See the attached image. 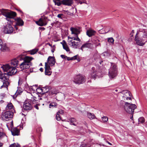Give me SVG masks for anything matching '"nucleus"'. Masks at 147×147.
I'll use <instances>...</instances> for the list:
<instances>
[{
    "label": "nucleus",
    "instance_id": "nucleus-1",
    "mask_svg": "<svg viewBox=\"0 0 147 147\" xmlns=\"http://www.w3.org/2000/svg\"><path fill=\"white\" fill-rule=\"evenodd\" d=\"M1 68H2L4 74H1L0 79L2 81H8L10 76L15 74L17 71V70L16 68L11 67L10 65L8 64L3 65Z\"/></svg>",
    "mask_w": 147,
    "mask_h": 147
},
{
    "label": "nucleus",
    "instance_id": "nucleus-2",
    "mask_svg": "<svg viewBox=\"0 0 147 147\" xmlns=\"http://www.w3.org/2000/svg\"><path fill=\"white\" fill-rule=\"evenodd\" d=\"M135 40L138 45L143 46L147 42V30L143 29L137 32Z\"/></svg>",
    "mask_w": 147,
    "mask_h": 147
},
{
    "label": "nucleus",
    "instance_id": "nucleus-3",
    "mask_svg": "<svg viewBox=\"0 0 147 147\" xmlns=\"http://www.w3.org/2000/svg\"><path fill=\"white\" fill-rule=\"evenodd\" d=\"M118 71L116 65L112 63L109 69L108 75L111 79L115 78L117 75Z\"/></svg>",
    "mask_w": 147,
    "mask_h": 147
},
{
    "label": "nucleus",
    "instance_id": "nucleus-4",
    "mask_svg": "<svg viewBox=\"0 0 147 147\" xmlns=\"http://www.w3.org/2000/svg\"><path fill=\"white\" fill-rule=\"evenodd\" d=\"M33 59L32 57L26 56L24 58L23 62L20 65V67L21 69L28 68L31 65V61Z\"/></svg>",
    "mask_w": 147,
    "mask_h": 147
},
{
    "label": "nucleus",
    "instance_id": "nucleus-5",
    "mask_svg": "<svg viewBox=\"0 0 147 147\" xmlns=\"http://www.w3.org/2000/svg\"><path fill=\"white\" fill-rule=\"evenodd\" d=\"M0 15H3L6 17V19L8 21L10 18H14L16 16V13L13 11L9 12L7 10L2 9L0 10Z\"/></svg>",
    "mask_w": 147,
    "mask_h": 147
},
{
    "label": "nucleus",
    "instance_id": "nucleus-6",
    "mask_svg": "<svg viewBox=\"0 0 147 147\" xmlns=\"http://www.w3.org/2000/svg\"><path fill=\"white\" fill-rule=\"evenodd\" d=\"M68 42L69 45L72 47L77 49L78 45V42H76L74 40L79 41V42L81 41V40L78 37V36H76L75 37H71L68 36Z\"/></svg>",
    "mask_w": 147,
    "mask_h": 147
},
{
    "label": "nucleus",
    "instance_id": "nucleus-7",
    "mask_svg": "<svg viewBox=\"0 0 147 147\" xmlns=\"http://www.w3.org/2000/svg\"><path fill=\"white\" fill-rule=\"evenodd\" d=\"M124 107L125 110L127 113L132 114L134 109L136 108L137 106L135 104L126 102L125 104Z\"/></svg>",
    "mask_w": 147,
    "mask_h": 147
},
{
    "label": "nucleus",
    "instance_id": "nucleus-8",
    "mask_svg": "<svg viewBox=\"0 0 147 147\" xmlns=\"http://www.w3.org/2000/svg\"><path fill=\"white\" fill-rule=\"evenodd\" d=\"M55 5L60 6L63 4L68 6H71L73 3V0H53Z\"/></svg>",
    "mask_w": 147,
    "mask_h": 147
},
{
    "label": "nucleus",
    "instance_id": "nucleus-9",
    "mask_svg": "<svg viewBox=\"0 0 147 147\" xmlns=\"http://www.w3.org/2000/svg\"><path fill=\"white\" fill-rule=\"evenodd\" d=\"M76 84H80L84 83L86 81V78L84 76L79 75L75 76L72 80Z\"/></svg>",
    "mask_w": 147,
    "mask_h": 147
},
{
    "label": "nucleus",
    "instance_id": "nucleus-10",
    "mask_svg": "<svg viewBox=\"0 0 147 147\" xmlns=\"http://www.w3.org/2000/svg\"><path fill=\"white\" fill-rule=\"evenodd\" d=\"M13 111H7L3 113L1 115V117L3 121H8L13 117Z\"/></svg>",
    "mask_w": 147,
    "mask_h": 147
},
{
    "label": "nucleus",
    "instance_id": "nucleus-11",
    "mask_svg": "<svg viewBox=\"0 0 147 147\" xmlns=\"http://www.w3.org/2000/svg\"><path fill=\"white\" fill-rule=\"evenodd\" d=\"M23 108L24 110L26 111L30 110L32 108V103L30 100L25 101L24 103Z\"/></svg>",
    "mask_w": 147,
    "mask_h": 147
},
{
    "label": "nucleus",
    "instance_id": "nucleus-12",
    "mask_svg": "<svg viewBox=\"0 0 147 147\" xmlns=\"http://www.w3.org/2000/svg\"><path fill=\"white\" fill-rule=\"evenodd\" d=\"M123 94V98L124 100L131 99V95L129 91L127 90H125L122 91L121 92H119Z\"/></svg>",
    "mask_w": 147,
    "mask_h": 147
},
{
    "label": "nucleus",
    "instance_id": "nucleus-13",
    "mask_svg": "<svg viewBox=\"0 0 147 147\" xmlns=\"http://www.w3.org/2000/svg\"><path fill=\"white\" fill-rule=\"evenodd\" d=\"M13 28L11 25L7 24L4 27L3 32L5 34H10L13 32Z\"/></svg>",
    "mask_w": 147,
    "mask_h": 147
},
{
    "label": "nucleus",
    "instance_id": "nucleus-14",
    "mask_svg": "<svg viewBox=\"0 0 147 147\" xmlns=\"http://www.w3.org/2000/svg\"><path fill=\"white\" fill-rule=\"evenodd\" d=\"M22 59L20 57H18L17 59H15L12 60L10 64H8L11 67H15L17 65L18 63L19 62V60H21Z\"/></svg>",
    "mask_w": 147,
    "mask_h": 147
},
{
    "label": "nucleus",
    "instance_id": "nucleus-15",
    "mask_svg": "<svg viewBox=\"0 0 147 147\" xmlns=\"http://www.w3.org/2000/svg\"><path fill=\"white\" fill-rule=\"evenodd\" d=\"M36 22L37 25L39 26H45L47 24V18H41L39 19L38 21H36Z\"/></svg>",
    "mask_w": 147,
    "mask_h": 147
},
{
    "label": "nucleus",
    "instance_id": "nucleus-16",
    "mask_svg": "<svg viewBox=\"0 0 147 147\" xmlns=\"http://www.w3.org/2000/svg\"><path fill=\"white\" fill-rule=\"evenodd\" d=\"M94 47V44L93 43H90L87 42L83 44L81 47L80 49L82 51H83L84 49L85 48H87L89 49H92Z\"/></svg>",
    "mask_w": 147,
    "mask_h": 147
},
{
    "label": "nucleus",
    "instance_id": "nucleus-17",
    "mask_svg": "<svg viewBox=\"0 0 147 147\" xmlns=\"http://www.w3.org/2000/svg\"><path fill=\"white\" fill-rule=\"evenodd\" d=\"M45 73L46 75H50L51 74L52 71L50 65L48 63H45Z\"/></svg>",
    "mask_w": 147,
    "mask_h": 147
},
{
    "label": "nucleus",
    "instance_id": "nucleus-18",
    "mask_svg": "<svg viewBox=\"0 0 147 147\" xmlns=\"http://www.w3.org/2000/svg\"><path fill=\"white\" fill-rule=\"evenodd\" d=\"M48 63L49 65L53 66L54 65L55 61L54 57H53L49 56L47 59Z\"/></svg>",
    "mask_w": 147,
    "mask_h": 147
},
{
    "label": "nucleus",
    "instance_id": "nucleus-19",
    "mask_svg": "<svg viewBox=\"0 0 147 147\" xmlns=\"http://www.w3.org/2000/svg\"><path fill=\"white\" fill-rule=\"evenodd\" d=\"M97 76L98 77H102L101 73L100 72L98 71H96L92 73L91 74V77L92 78L95 79Z\"/></svg>",
    "mask_w": 147,
    "mask_h": 147
},
{
    "label": "nucleus",
    "instance_id": "nucleus-20",
    "mask_svg": "<svg viewBox=\"0 0 147 147\" xmlns=\"http://www.w3.org/2000/svg\"><path fill=\"white\" fill-rule=\"evenodd\" d=\"M11 131L12 135L13 136H18L20 134V131L16 127L12 129Z\"/></svg>",
    "mask_w": 147,
    "mask_h": 147
},
{
    "label": "nucleus",
    "instance_id": "nucleus-21",
    "mask_svg": "<svg viewBox=\"0 0 147 147\" xmlns=\"http://www.w3.org/2000/svg\"><path fill=\"white\" fill-rule=\"evenodd\" d=\"M1 50L2 51L5 52L9 50V47L7 46L6 44L3 43L1 46Z\"/></svg>",
    "mask_w": 147,
    "mask_h": 147
},
{
    "label": "nucleus",
    "instance_id": "nucleus-22",
    "mask_svg": "<svg viewBox=\"0 0 147 147\" xmlns=\"http://www.w3.org/2000/svg\"><path fill=\"white\" fill-rule=\"evenodd\" d=\"M71 30L72 34H75L76 36H78V35L80 32V30L75 28H71Z\"/></svg>",
    "mask_w": 147,
    "mask_h": 147
},
{
    "label": "nucleus",
    "instance_id": "nucleus-23",
    "mask_svg": "<svg viewBox=\"0 0 147 147\" xmlns=\"http://www.w3.org/2000/svg\"><path fill=\"white\" fill-rule=\"evenodd\" d=\"M61 43L62 45L63 49L65 50L66 51L69 52L70 51L69 48L65 40H63V42H61Z\"/></svg>",
    "mask_w": 147,
    "mask_h": 147
},
{
    "label": "nucleus",
    "instance_id": "nucleus-24",
    "mask_svg": "<svg viewBox=\"0 0 147 147\" xmlns=\"http://www.w3.org/2000/svg\"><path fill=\"white\" fill-rule=\"evenodd\" d=\"M96 31L92 30H89L86 32L87 35L89 37L94 35L96 33Z\"/></svg>",
    "mask_w": 147,
    "mask_h": 147
},
{
    "label": "nucleus",
    "instance_id": "nucleus-25",
    "mask_svg": "<svg viewBox=\"0 0 147 147\" xmlns=\"http://www.w3.org/2000/svg\"><path fill=\"white\" fill-rule=\"evenodd\" d=\"M6 108L7 110H11V111H15L13 109V106L11 102L9 103L7 105Z\"/></svg>",
    "mask_w": 147,
    "mask_h": 147
},
{
    "label": "nucleus",
    "instance_id": "nucleus-26",
    "mask_svg": "<svg viewBox=\"0 0 147 147\" xmlns=\"http://www.w3.org/2000/svg\"><path fill=\"white\" fill-rule=\"evenodd\" d=\"M71 125H76L77 124L76 119L74 118H72L69 119V121Z\"/></svg>",
    "mask_w": 147,
    "mask_h": 147
},
{
    "label": "nucleus",
    "instance_id": "nucleus-27",
    "mask_svg": "<svg viewBox=\"0 0 147 147\" xmlns=\"http://www.w3.org/2000/svg\"><path fill=\"white\" fill-rule=\"evenodd\" d=\"M16 24L19 26H23L24 24L23 22L20 18L17 19Z\"/></svg>",
    "mask_w": 147,
    "mask_h": 147
},
{
    "label": "nucleus",
    "instance_id": "nucleus-28",
    "mask_svg": "<svg viewBox=\"0 0 147 147\" xmlns=\"http://www.w3.org/2000/svg\"><path fill=\"white\" fill-rule=\"evenodd\" d=\"M87 116L90 119H93L95 118V116L93 113H87Z\"/></svg>",
    "mask_w": 147,
    "mask_h": 147
},
{
    "label": "nucleus",
    "instance_id": "nucleus-29",
    "mask_svg": "<svg viewBox=\"0 0 147 147\" xmlns=\"http://www.w3.org/2000/svg\"><path fill=\"white\" fill-rule=\"evenodd\" d=\"M38 49H34L28 51L30 55H34L38 51Z\"/></svg>",
    "mask_w": 147,
    "mask_h": 147
},
{
    "label": "nucleus",
    "instance_id": "nucleus-30",
    "mask_svg": "<svg viewBox=\"0 0 147 147\" xmlns=\"http://www.w3.org/2000/svg\"><path fill=\"white\" fill-rule=\"evenodd\" d=\"M42 88L44 94L48 93L49 91V88H48V86H46Z\"/></svg>",
    "mask_w": 147,
    "mask_h": 147
},
{
    "label": "nucleus",
    "instance_id": "nucleus-31",
    "mask_svg": "<svg viewBox=\"0 0 147 147\" xmlns=\"http://www.w3.org/2000/svg\"><path fill=\"white\" fill-rule=\"evenodd\" d=\"M57 104L55 102H52L49 104V107L50 108H53L56 107L57 106Z\"/></svg>",
    "mask_w": 147,
    "mask_h": 147
},
{
    "label": "nucleus",
    "instance_id": "nucleus-32",
    "mask_svg": "<svg viewBox=\"0 0 147 147\" xmlns=\"http://www.w3.org/2000/svg\"><path fill=\"white\" fill-rule=\"evenodd\" d=\"M36 92L39 94H43V89L42 88H38L36 89Z\"/></svg>",
    "mask_w": 147,
    "mask_h": 147
},
{
    "label": "nucleus",
    "instance_id": "nucleus-33",
    "mask_svg": "<svg viewBox=\"0 0 147 147\" xmlns=\"http://www.w3.org/2000/svg\"><path fill=\"white\" fill-rule=\"evenodd\" d=\"M3 85L1 86L4 87H5L7 88L8 86V85L9 84V83L8 82V81H5V82H3Z\"/></svg>",
    "mask_w": 147,
    "mask_h": 147
},
{
    "label": "nucleus",
    "instance_id": "nucleus-34",
    "mask_svg": "<svg viewBox=\"0 0 147 147\" xmlns=\"http://www.w3.org/2000/svg\"><path fill=\"white\" fill-rule=\"evenodd\" d=\"M22 92V90L20 88H18L15 94V95H17L18 94H20Z\"/></svg>",
    "mask_w": 147,
    "mask_h": 147
},
{
    "label": "nucleus",
    "instance_id": "nucleus-35",
    "mask_svg": "<svg viewBox=\"0 0 147 147\" xmlns=\"http://www.w3.org/2000/svg\"><path fill=\"white\" fill-rule=\"evenodd\" d=\"M77 55H75L72 57H68L67 56L66 59L68 61L76 59L77 58Z\"/></svg>",
    "mask_w": 147,
    "mask_h": 147
},
{
    "label": "nucleus",
    "instance_id": "nucleus-36",
    "mask_svg": "<svg viewBox=\"0 0 147 147\" xmlns=\"http://www.w3.org/2000/svg\"><path fill=\"white\" fill-rule=\"evenodd\" d=\"M114 39L112 37L108 38V41L109 43H111V44H113L114 43Z\"/></svg>",
    "mask_w": 147,
    "mask_h": 147
},
{
    "label": "nucleus",
    "instance_id": "nucleus-37",
    "mask_svg": "<svg viewBox=\"0 0 147 147\" xmlns=\"http://www.w3.org/2000/svg\"><path fill=\"white\" fill-rule=\"evenodd\" d=\"M30 99L28 100L30 101L31 103L32 102L33 104H34L36 102V100L35 99V98H36L34 96H33Z\"/></svg>",
    "mask_w": 147,
    "mask_h": 147
},
{
    "label": "nucleus",
    "instance_id": "nucleus-38",
    "mask_svg": "<svg viewBox=\"0 0 147 147\" xmlns=\"http://www.w3.org/2000/svg\"><path fill=\"white\" fill-rule=\"evenodd\" d=\"M144 119L142 117H140L138 119L139 123H143L144 122Z\"/></svg>",
    "mask_w": 147,
    "mask_h": 147
},
{
    "label": "nucleus",
    "instance_id": "nucleus-39",
    "mask_svg": "<svg viewBox=\"0 0 147 147\" xmlns=\"http://www.w3.org/2000/svg\"><path fill=\"white\" fill-rule=\"evenodd\" d=\"M51 95L56 94L57 93L56 90L55 89H53L51 92H48Z\"/></svg>",
    "mask_w": 147,
    "mask_h": 147
},
{
    "label": "nucleus",
    "instance_id": "nucleus-40",
    "mask_svg": "<svg viewBox=\"0 0 147 147\" xmlns=\"http://www.w3.org/2000/svg\"><path fill=\"white\" fill-rule=\"evenodd\" d=\"M102 119L103 122L105 123L107 122V121H108V118L107 117L104 116L102 117Z\"/></svg>",
    "mask_w": 147,
    "mask_h": 147
},
{
    "label": "nucleus",
    "instance_id": "nucleus-41",
    "mask_svg": "<svg viewBox=\"0 0 147 147\" xmlns=\"http://www.w3.org/2000/svg\"><path fill=\"white\" fill-rule=\"evenodd\" d=\"M56 119L58 121H59L61 120V118L60 117V114H59L58 113H57V114L56 116Z\"/></svg>",
    "mask_w": 147,
    "mask_h": 147
},
{
    "label": "nucleus",
    "instance_id": "nucleus-42",
    "mask_svg": "<svg viewBox=\"0 0 147 147\" xmlns=\"http://www.w3.org/2000/svg\"><path fill=\"white\" fill-rule=\"evenodd\" d=\"M90 146L88 145L85 144H81L80 147H89Z\"/></svg>",
    "mask_w": 147,
    "mask_h": 147
},
{
    "label": "nucleus",
    "instance_id": "nucleus-43",
    "mask_svg": "<svg viewBox=\"0 0 147 147\" xmlns=\"http://www.w3.org/2000/svg\"><path fill=\"white\" fill-rule=\"evenodd\" d=\"M5 136V135L4 133L2 132H0V139Z\"/></svg>",
    "mask_w": 147,
    "mask_h": 147
},
{
    "label": "nucleus",
    "instance_id": "nucleus-44",
    "mask_svg": "<svg viewBox=\"0 0 147 147\" xmlns=\"http://www.w3.org/2000/svg\"><path fill=\"white\" fill-rule=\"evenodd\" d=\"M75 1H77L78 3H80V4H82L83 3H86L85 1H83V2H82L81 1V0H74Z\"/></svg>",
    "mask_w": 147,
    "mask_h": 147
},
{
    "label": "nucleus",
    "instance_id": "nucleus-45",
    "mask_svg": "<svg viewBox=\"0 0 147 147\" xmlns=\"http://www.w3.org/2000/svg\"><path fill=\"white\" fill-rule=\"evenodd\" d=\"M59 114H63V111L62 110H60L59 111L57 112Z\"/></svg>",
    "mask_w": 147,
    "mask_h": 147
},
{
    "label": "nucleus",
    "instance_id": "nucleus-46",
    "mask_svg": "<svg viewBox=\"0 0 147 147\" xmlns=\"http://www.w3.org/2000/svg\"><path fill=\"white\" fill-rule=\"evenodd\" d=\"M134 30H133L131 32L130 34V37H131V38L132 39V37L133 36V33H134Z\"/></svg>",
    "mask_w": 147,
    "mask_h": 147
},
{
    "label": "nucleus",
    "instance_id": "nucleus-47",
    "mask_svg": "<svg viewBox=\"0 0 147 147\" xmlns=\"http://www.w3.org/2000/svg\"><path fill=\"white\" fill-rule=\"evenodd\" d=\"M10 147H18L16 144H13L11 145Z\"/></svg>",
    "mask_w": 147,
    "mask_h": 147
},
{
    "label": "nucleus",
    "instance_id": "nucleus-48",
    "mask_svg": "<svg viewBox=\"0 0 147 147\" xmlns=\"http://www.w3.org/2000/svg\"><path fill=\"white\" fill-rule=\"evenodd\" d=\"M61 57L63 59H66V57L67 56L63 55H61Z\"/></svg>",
    "mask_w": 147,
    "mask_h": 147
},
{
    "label": "nucleus",
    "instance_id": "nucleus-49",
    "mask_svg": "<svg viewBox=\"0 0 147 147\" xmlns=\"http://www.w3.org/2000/svg\"><path fill=\"white\" fill-rule=\"evenodd\" d=\"M67 14L69 15L72 16L73 14V13H71L70 12L68 11H67Z\"/></svg>",
    "mask_w": 147,
    "mask_h": 147
},
{
    "label": "nucleus",
    "instance_id": "nucleus-50",
    "mask_svg": "<svg viewBox=\"0 0 147 147\" xmlns=\"http://www.w3.org/2000/svg\"><path fill=\"white\" fill-rule=\"evenodd\" d=\"M100 46V44L99 43L96 42L95 44V46L96 47H97V46Z\"/></svg>",
    "mask_w": 147,
    "mask_h": 147
},
{
    "label": "nucleus",
    "instance_id": "nucleus-51",
    "mask_svg": "<svg viewBox=\"0 0 147 147\" xmlns=\"http://www.w3.org/2000/svg\"><path fill=\"white\" fill-rule=\"evenodd\" d=\"M63 16V14H59L57 16L58 18H61V16Z\"/></svg>",
    "mask_w": 147,
    "mask_h": 147
},
{
    "label": "nucleus",
    "instance_id": "nucleus-52",
    "mask_svg": "<svg viewBox=\"0 0 147 147\" xmlns=\"http://www.w3.org/2000/svg\"><path fill=\"white\" fill-rule=\"evenodd\" d=\"M22 84V80L21 79L19 80V82H18V84L19 85H20Z\"/></svg>",
    "mask_w": 147,
    "mask_h": 147
},
{
    "label": "nucleus",
    "instance_id": "nucleus-53",
    "mask_svg": "<svg viewBox=\"0 0 147 147\" xmlns=\"http://www.w3.org/2000/svg\"><path fill=\"white\" fill-rule=\"evenodd\" d=\"M3 43L2 41L1 40V39H0V46H1V45H2Z\"/></svg>",
    "mask_w": 147,
    "mask_h": 147
},
{
    "label": "nucleus",
    "instance_id": "nucleus-54",
    "mask_svg": "<svg viewBox=\"0 0 147 147\" xmlns=\"http://www.w3.org/2000/svg\"><path fill=\"white\" fill-rule=\"evenodd\" d=\"M40 70L41 71V72H42L43 71V68H40Z\"/></svg>",
    "mask_w": 147,
    "mask_h": 147
},
{
    "label": "nucleus",
    "instance_id": "nucleus-55",
    "mask_svg": "<svg viewBox=\"0 0 147 147\" xmlns=\"http://www.w3.org/2000/svg\"><path fill=\"white\" fill-rule=\"evenodd\" d=\"M34 107L37 109H38V107L36 105L34 106Z\"/></svg>",
    "mask_w": 147,
    "mask_h": 147
},
{
    "label": "nucleus",
    "instance_id": "nucleus-56",
    "mask_svg": "<svg viewBox=\"0 0 147 147\" xmlns=\"http://www.w3.org/2000/svg\"><path fill=\"white\" fill-rule=\"evenodd\" d=\"M55 51V48H53L51 50V51L52 53H53Z\"/></svg>",
    "mask_w": 147,
    "mask_h": 147
},
{
    "label": "nucleus",
    "instance_id": "nucleus-57",
    "mask_svg": "<svg viewBox=\"0 0 147 147\" xmlns=\"http://www.w3.org/2000/svg\"><path fill=\"white\" fill-rule=\"evenodd\" d=\"M106 142H107L109 144V145H112V144H111V143H110V142H108L107 141H106Z\"/></svg>",
    "mask_w": 147,
    "mask_h": 147
},
{
    "label": "nucleus",
    "instance_id": "nucleus-58",
    "mask_svg": "<svg viewBox=\"0 0 147 147\" xmlns=\"http://www.w3.org/2000/svg\"><path fill=\"white\" fill-rule=\"evenodd\" d=\"M55 24V23H52L51 24V25L52 26H53L54 25V24Z\"/></svg>",
    "mask_w": 147,
    "mask_h": 147
},
{
    "label": "nucleus",
    "instance_id": "nucleus-59",
    "mask_svg": "<svg viewBox=\"0 0 147 147\" xmlns=\"http://www.w3.org/2000/svg\"><path fill=\"white\" fill-rule=\"evenodd\" d=\"M62 95H63V99H65V95L64 94H61Z\"/></svg>",
    "mask_w": 147,
    "mask_h": 147
},
{
    "label": "nucleus",
    "instance_id": "nucleus-60",
    "mask_svg": "<svg viewBox=\"0 0 147 147\" xmlns=\"http://www.w3.org/2000/svg\"><path fill=\"white\" fill-rule=\"evenodd\" d=\"M86 0H81V1H82V2H83V1H85L86 3H86V1H85Z\"/></svg>",
    "mask_w": 147,
    "mask_h": 147
},
{
    "label": "nucleus",
    "instance_id": "nucleus-61",
    "mask_svg": "<svg viewBox=\"0 0 147 147\" xmlns=\"http://www.w3.org/2000/svg\"><path fill=\"white\" fill-rule=\"evenodd\" d=\"M2 144L0 142V147H1V146H2Z\"/></svg>",
    "mask_w": 147,
    "mask_h": 147
},
{
    "label": "nucleus",
    "instance_id": "nucleus-62",
    "mask_svg": "<svg viewBox=\"0 0 147 147\" xmlns=\"http://www.w3.org/2000/svg\"><path fill=\"white\" fill-rule=\"evenodd\" d=\"M114 91H115V92H117L118 91V90L117 89H115V90H114Z\"/></svg>",
    "mask_w": 147,
    "mask_h": 147
},
{
    "label": "nucleus",
    "instance_id": "nucleus-63",
    "mask_svg": "<svg viewBox=\"0 0 147 147\" xmlns=\"http://www.w3.org/2000/svg\"><path fill=\"white\" fill-rule=\"evenodd\" d=\"M52 48H53V49H54V48H55V45H53V47H52Z\"/></svg>",
    "mask_w": 147,
    "mask_h": 147
},
{
    "label": "nucleus",
    "instance_id": "nucleus-64",
    "mask_svg": "<svg viewBox=\"0 0 147 147\" xmlns=\"http://www.w3.org/2000/svg\"><path fill=\"white\" fill-rule=\"evenodd\" d=\"M11 123L12 124H11V126H13V121H12L11 122Z\"/></svg>",
    "mask_w": 147,
    "mask_h": 147
}]
</instances>
